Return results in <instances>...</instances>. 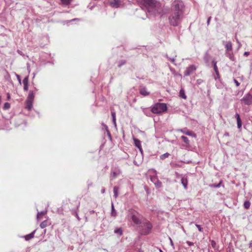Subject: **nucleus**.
Instances as JSON below:
<instances>
[{"mask_svg": "<svg viewBox=\"0 0 252 252\" xmlns=\"http://www.w3.org/2000/svg\"><path fill=\"white\" fill-rule=\"evenodd\" d=\"M184 14V4L182 1L175 0L172 4L170 15L168 17L170 24L177 27L181 22Z\"/></svg>", "mask_w": 252, "mask_h": 252, "instance_id": "f257e3e1", "label": "nucleus"}, {"mask_svg": "<svg viewBox=\"0 0 252 252\" xmlns=\"http://www.w3.org/2000/svg\"><path fill=\"white\" fill-rule=\"evenodd\" d=\"M148 14L156 16L162 14V7L159 1L154 0L147 8Z\"/></svg>", "mask_w": 252, "mask_h": 252, "instance_id": "f03ea898", "label": "nucleus"}, {"mask_svg": "<svg viewBox=\"0 0 252 252\" xmlns=\"http://www.w3.org/2000/svg\"><path fill=\"white\" fill-rule=\"evenodd\" d=\"M128 218L131 219L135 224L140 225L142 223L141 215L134 210H129L127 214Z\"/></svg>", "mask_w": 252, "mask_h": 252, "instance_id": "7ed1b4c3", "label": "nucleus"}, {"mask_svg": "<svg viewBox=\"0 0 252 252\" xmlns=\"http://www.w3.org/2000/svg\"><path fill=\"white\" fill-rule=\"evenodd\" d=\"M167 105L164 103H157L151 108V112L154 114H161L167 111Z\"/></svg>", "mask_w": 252, "mask_h": 252, "instance_id": "20e7f679", "label": "nucleus"}, {"mask_svg": "<svg viewBox=\"0 0 252 252\" xmlns=\"http://www.w3.org/2000/svg\"><path fill=\"white\" fill-rule=\"evenodd\" d=\"M153 228L152 224L148 220L143 222L140 226V233L143 235H147L151 232Z\"/></svg>", "mask_w": 252, "mask_h": 252, "instance_id": "39448f33", "label": "nucleus"}, {"mask_svg": "<svg viewBox=\"0 0 252 252\" xmlns=\"http://www.w3.org/2000/svg\"><path fill=\"white\" fill-rule=\"evenodd\" d=\"M241 103L245 105H250L252 104V95L250 93L247 94L240 100Z\"/></svg>", "mask_w": 252, "mask_h": 252, "instance_id": "423d86ee", "label": "nucleus"}, {"mask_svg": "<svg viewBox=\"0 0 252 252\" xmlns=\"http://www.w3.org/2000/svg\"><path fill=\"white\" fill-rule=\"evenodd\" d=\"M196 66L195 65L192 64L188 67L184 72V75L188 76L192 74L196 70Z\"/></svg>", "mask_w": 252, "mask_h": 252, "instance_id": "0eeeda50", "label": "nucleus"}, {"mask_svg": "<svg viewBox=\"0 0 252 252\" xmlns=\"http://www.w3.org/2000/svg\"><path fill=\"white\" fill-rule=\"evenodd\" d=\"M121 173L119 169H112L110 174V179L113 180L117 178Z\"/></svg>", "mask_w": 252, "mask_h": 252, "instance_id": "6e6552de", "label": "nucleus"}, {"mask_svg": "<svg viewBox=\"0 0 252 252\" xmlns=\"http://www.w3.org/2000/svg\"><path fill=\"white\" fill-rule=\"evenodd\" d=\"M138 2L141 5L145 6L146 9L152 3L154 0H137Z\"/></svg>", "mask_w": 252, "mask_h": 252, "instance_id": "1a4fd4ad", "label": "nucleus"}, {"mask_svg": "<svg viewBox=\"0 0 252 252\" xmlns=\"http://www.w3.org/2000/svg\"><path fill=\"white\" fill-rule=\"evenodd\" d=\"M139 93L144 96H148L150 94V92H149L147 89L144 86H140Z\"/></svg>", "mask_w": 252, "mask_h": 252, "instance_id": "9d476101", "label": "nucleus"}, {"mask_svg": "<svg viewBox=\"0 0 252 252\" xmlns=\"http://www.w3.org/2000/svg\"><path fill=\"white\" fill-rule=\"evenodd\" d=\"M182 133L186 134L187 135L191 136L192 137H195V134L192 131L188 130L186 128L179 130Z\"/></svg>", "mask_w": 252, "mask_h": 252, "instance_id": "9b49d317", "label": "nucleus"}, {"mask_svg": "<svg viewBox=\"0 0 252 252\" xmlns=\"http://www.w3.org/2000/svg\"><path fill=\"white\" fill-rule=\"evenodd\" d=\"M25 104V108L28 111H31L33 106V101L26 100Z\"/></svg>", "mask_w": 252, "mask_h": 252, "instance_id": "f8f14e48", "label": "nucleus"}, {"mask_svg": "<svg viewBox=\"0 0 252 252\" xmlns=\"http://www.w3.org/2000/svg\"><path fill=\"white\" fill-rule=\"evenodd\" d=\"M217 62L215 60H213L212 61V64L213 66L215 72L217 75V78H219L220 74H219V72L218 68V67L217 65Z\"/></svg>", "mask_w": 252, "mask_h": 252, "instance_id": "ddd939ff", "label": "nucleus"}, {"mask_svg": "<svg viewBox=\"0 0 252 252\" xmlns=\"http://www.w3.org/2000/svg\"><path fill=\"white\" fill-rule=\"evenodd\" d=\"M36 232V230H33L32 233L25 235L23 237L25 238L26 241H29L34 237V234Z\"/></svg>", "mask_w": 252, "mask_h": 252, "instance_id": "4468645a", "label": "nucleus"}, {"mask_svg": "<svg viewBox=\"0 0 252 252\" xmlns=\"http://www.w3.org/2000/svg\"><path fill=\"white\" fill-rule=\"evenodd\" d=\"M120 4V0H113L110 3V5L113 7L118 8Z\"/></svg>", "mask_w": 252, "mask_h": 252, "instance_id": "2eb2a0df", "label": "nucleus"}, {"mask_svg": "<svg viewBox=\"0 0 252 252\" xmlns=\"http://www.w3.org/2000/svg\"><path fill=\"white\" fill-rule=\"evenodd\" d=\"M225 55L231 61L234 62L235 61V58H234L233 53L232 52H230V51L225 52Z\"/></svg>", "mask_w": 252, "mask_h": 252, "instance_id": "dca6fc26", "label": "nucleus"}, {"mask_svg": "<svg viewBox=\"0 0 252 252\" xmlns=\"http://www.w3.org/2000/svg\"><path fill=\"white\" fill-rule=\"evenodd\" d=\"M225 52L231 51L232 49V44L230 41L227 42L225 44Z\"/></svg>", "mask_w": 252, "mask_h": 252, "instance_id": "f3484780", "label": "nucleus"}, {"mask_svg": "<svg viewBox=\"0 0 252 252\" xmlns=\"http://www.w3.org/2000/svg\"><path fill=\"white\" fill-rule=\"evenodd\" d=\"M235 117L237 120V126L238 128H240L242 126V122L240 118V116L239 114L236 113L235 115Z\"/></svg>", "mask_w": 252, "mask_h": 252, "instance_id": "a211bd4d", "label": "nucleus"}, {"mask_svg": "<svg viewBox=\"0 0 252 252\" xmlns=\"http://www.w3.org/2000/svg\"><path fill=\"white\" fill-rule=\"evenodd\" d=\"M34 98V93L32 91H30L26 100L33 101Z\"/></svg>", "mask_w": 252, "mask_h": 252, "instance_id": "6ab92c4d", "label": "nucleus"}, {"mask_svg": "<svg viewBox=\"0 0 252 252\" xmlns=\"http://www.w3.org/2000/svg\"><path fill=\"white\" fill-rule=\"evenodd\" d=\"M204 61L207 65H209L210 60V56L208 52H206L203 58Z\"/></svg>", "mask_w": 252, "mask_h": 252, "instance_id": "aec40b11", "label": "nucleus"}, {"mask_svg": "<svg viewBox=\"0 0 252 252\" xmlns=\"http://www.w3.org/2000/svg\"><path fill=\"white\" fill-rule=\"evenodd\" d=\"M153 172L155 174V175H157V171L156 170H154L153 169ZM150 179H151V181L154 183L155 184V182L158 180V178H157V177L156 175L155 176H151L150 177Z\"/></svg>", "mask_w": 252, "mask_h": 252, "instance_id": "412c9836", "label": "nucleus"}, {"mask_svg": "<svg viewBox=\"0 0 252 252\" xmlns=\"http://www.w3.org/2000/svg\"><path fill=\"white\" fill-rule=\"evenodd\" d=\"M179 96L183 99H186L187 96L185 94V92L183 89H181L179 92Z\"/></svg>", "mask_w": 252, "mask_h": 252, "instance_id": "4be33fe9", "label": "nucleus"}, {"mask_svg": "<svg viewBox=\"0 0 252 252\" xmlns=\"http://www.w3.org/2000/svg\"><path fill=\"white\" fill-rule=\"evenodd\" d=\"M111 216L112 217H115L117 215V212L114 208V204L113 202L111 203Z\"/></svg>", "mask_w": 252, "mask_h": 252, "instance_id": "5701e85b", "label": "nucleus"}, {"mask_svg": "<svg viewBox=\"0 0 252 252\" xmlns=\"http://www.w3.org/2000/svg\"><path fill=\"white\" fill-rule=\"evenodd\" d=\"M111 115L112 117V122L115 126H116V113L115 112L112 111L111 112Z\"/></svg>", "mask_w": 252, "mask_h": 252, "instance_id": "b1692460", "label": "nucleus"}, {"mask_svg": "<svg viewBox=\"0 0 252 252\" xmlns=\"http://www.w3.org/2000/svg\"><path fill=\"white\" fill-rule=\"evenodd\" d=\"M47 212V210L42 211L40 212H38L37 214V216H36L37 219L39 220L40 216L46 214Z\"/></svg>", "mask_w": 252, "mask_h": 252, "instance_id": "393cba45", "label": "nucleus"}, {"mask_svg": "<svg viewBox=\"0 0 252 252\" xmlns=\"http://www.w3.org/2000/svg\"><path fill=\"white\" fill-rule=\"evenodd\" d=\"M119 187L115 186L113 188L114 196L116 198L118 196Z\"/></svg>", "mask_w": 252, "mask_h": 252, "instance_id": "a878e982", "label": "nucleus"}, {"mask_svg": "<svg viewBox=\"0 0 252 252\" xmlns=\"http://www.w3.org/2000/svg\"><path fill=\"white\" fill-rule=\"evenodd\" d=\"M134 145L136 147H137L138 148H140V147H141V141L139 139H136V138H134Z\"/></svg>", "mask_w": 252, "mask_h": 252, "instance_id": "bb28decb", "label": "nucleus"}, {"mask_svg": "<svg viewBox=\"0 0 252 252\" xmlns=\"http://www.w3.org/2000/svg\"><path fill=\"white\" fill-rule=\"evenodd\" d=\"M114 233L119 236H122L123 235V230L121 228H117L115 229Z\"/></svg>", "mask_w": 252, "mask_h": 252, "instance_id": "cd10ccee", "label": "nucleus"}, {"mask_svg": "<svg viewBox=\"0 0 252 252\" xmlns=\"http://www.w3.org/2000/svg\"><path fill=\"white\" fill-rule=\"evenodd\" d=\"M143 112L147 116H150L151 114V110L150 111L148 108H142Z\"/></svg>", "mask_w": 252, "mask_h": 252, "instance_id": "c85d7f7f", "label": "nucleus"}, {"mask_svg": "<svg viewBox=\"0 0 252 252\" xmlns=\"http://www.w3.org/2000/svg\"><path fill=\"white\" fill-rule=\"evenodd\" d=\"M181 183L185 189L187 188L188 181L186 178H182Z\"/></svg>", "mask_w": 252, "mask_h": 252, "instance_id": "c756f323", "label": "nucleus"}, {"mask_svg": "<svg viewBox=\"0 0 252 252\" xmlns=\"http://www.w3.org/2000/svg\"><path fill=\"white\" fill-rule=\"evenodd\" d=\"M126 63V60H120L118 62V67L120 68L123 65H125Z\"/></svg>", "mask_w": 252, "mask_h": 252, "instance_id": "7c9ffc66", "label": "nucleus"}, {"mask_svg": "<svg viewBox=\"0 0 252 252\" xmlns=\"http://www.w3.org/2000/svg\"><path fill=\"white\" fill-rule=\"evenodd\" d=\"M165 57L169 59V60L170 61V62L173 63L174 64H175V58L176 57V55H175L173 58H169L168 57V55L166 54L165 55Z\"/></svg>", "mask_w": 252, "mask_h": 252, "instance_id": "2f4dec72", "label": "nucleus"}, {"mask_svg": "<svg viewBox=\"0 0 252 252\" xmlns=\"http://www.w3.org/2000/svg\"><path fill=\"white\" fill-rule=\"evenodd\" d=\"M181 138L183 140V141H184V143H185L187 144H189V141L187 137L185 136H182Z\"/></svg>", "mask_w": 252, "mask_h": 252, "instance_id": "473e14b6", "label": "nucleus"}, {"mask_svg": "<svg viewBox=\"0 0 252 252\" xmlns=\"http://www.w3.org/2000/svg\"><path fill=\"white\" fill-rule=\"evenodd\" d=\"M154 184H155V187H156V188H158V189L161 187V186H162L161 182L160 181H159L158 179L155 182V183Z\"/></svg>", "mask_w": 252, "mask_h": 252, "instance_id": "72a5a7b5", "label": "nucleus"}, {"mask_svg": "<svg viewBox=\"0 0 252 252\" xmlns=\"http://www.w3.org/2000/svg\"><path fill=\"white\" fill-rule=\"evenodd\" d=\"M250 205H251V203L250 202V201H246L244 202V207L245 209H248L250 208Z\"/></svg>", "mask_w": 252, "mask_h": 252, "instance_id": "f704fd0d", "label": "nucleus"}, {"mask_svg": "<svg viewBox=\"0 0 252 252\" xmlns=\"http://www.w3.org/2000/svg\"><path fill=\"white\" fill-rule=\"evenodd\" d=\"M47 226V221L44 220L40 224V226L41 228H44Z\"/></svg>", "mask_w": 252, "mask_h": 252, "instance_id": "c9c22d12", "label": "nucleus"}, {"mask_svg": "<svg viewBox=\"0 0 252 252\" xmlns=\"http://www.w3.org/2000/svg\"><path fill=\"white\" fill-rule=\"evenodd\" d=\"M169 154L168 153H166L164 154H162L160 156V158L161 159H164L167 158H168L169 156Z\"/></svg>", "mask_w": 252, "mask_h": 252, "instance_id": "e433bc0d", "label": "nucleus"}, {"mask_svg": "<svg viewBox=\"0 0 252 252\" xmlns=\"http://www.w3.org/2000/svg\"><path fill=\"white\" fill-rule=\"evenodd\" d=\"M10 107V104L8 102H5L4 103L3 105V109L4 110H7Z\"/></svg>", "mask_w": 252, "mask_h": 252, "instance_id": "4c0bfd02", "label": "nucleus"}, {"mask_svg": "<svg viewBox=\"0 0 252 252\" xmlns=\"http://www.w3.org/2000/svg\"><path fill=\"white\" fill-rule=\"evenodd\" d=\"M23 83L24 85H29V77L26 76L23 80Z\"/></svg>", "mask_w": 252, "mask_h": 252, "instance_id": "58836bf2", "label": "nucleus"}, {"mask_svg": "<svg viewBox=\"0 0 252 252\" xmlns=\"http://www.w3.org/2000/svg\"><path fill=\"white\" fill-rule=\"evenodd\" d=\"M62 2L66 5L69 4L71 2V0H61Z\"/></svg>", "mask_w": 252, "mask_h": 252, "instance_id": "ea45409f", "label": "nucleus"}, {"mask_svg": "<svg viewBox=\"0 0 252 252\" xmlns=\"http://www.w3.org/2000/svg\"><path fill=\"white\" fill-rule=\"evenodd\" d=\"M221 183V182H220L219 184H213L211 186V187H214V188H220V184Z\"/></svg>", "mask_w": 252, "mask_h": 252, "instance_id": "a19ab883", "label": "nucleus"}, {"mask_svg": "<svg viewBox=\"0 0 252 252\" xmlns=\"http://www.w3.org/2000/svg\"><path fill=\"white\" fill-rule=\"evenodd\" d=\"M211 246L213 248H215L216 247V243L215 241L214 240H211Z\"/></svg>", "mask_w": 252, "mask_h": 252, "instance_id": "79ce46f5", "label": "nucleus"}, {"mask_svg": "<svg viewBox=\"0 0 252 252\" xmlns=\"http://www.w3.org/2000/svg\"><path fill=\"white\" fill-rule=\"evenodd\" d=\"M195 226L197 227V228H198L199 231L200 232H203V228L201 227V225H199V224H195Z\"/></svg>", "mask_w": 252, "mask_h": 252, "instance_id": "37998d69", "label": "nucleus"}, {"mask_svg": "<svg viewBox=\"0 0 252 252\" xmlns=\"http://www.w3.org/2000/svg\"><path fill=\"white\" fill-rule=\"evenodd\" d=\"M233 82H234V83L235 84L236 86L237 87H238L240 86V83L238 82V81L236 80L235 79H233Z\"/></svg>", "mask_w": 252, "mask_h": 252, "instance_id": "c03bdc74", "label": "nucleus"}, {"mask_svg": "<svg viewBox=\"0 0 252 252\" xmlns=\"http://www.w3.org/2000/svg\"><path fill=\"white\" fill-rule=\"evenodd\" d=\"M29 89V85H24V90L25 91H28Z\"/></svg>", "mask_w": 252, "mask_h": 252, "instance_id": "a18cd8bd", "label": "nucleus"}, {"mask_svg": "<svg viewBox=\"0 0 252 252\" xmlns=\"http://www.w3.org/2000/svg\"><path fill=\"white\" fill-rule=\"evenodd\" d=\"M196 82L197 84L198 85L201 84L203 82V80L201 79H197Z\"/></svg>", "mask_w": 252, "mask_h": 252, "instance_id": "49530a36", "label": "nucleus"}, {"mask_svg": "<svg viewBox=\"0 0 252 252\" xmlns=\"http://www.w3.org/2000/svg\"><path fill=\"white\" fill-rule=\"evenodd\" d=\"M105 128L106 129V131L107 132V134H108V136L111 137V134H110V133L108 129V127L106 126H105Z\"/></svg>", "mask_w": 252, "mask_h": 252, "instance_id": "de8ad7c7", "label": "nucleus"}, {"mask_svg": "<svg viewBox=\"0 0 252 252\" xmlns=\"http://www.w3.org/2000/svg\"><path fill=\"white\" fill-rule=\"evenodd\" d=\"M186 243L188 245V246H191L193 245V243H192L191 242L187 241Z\"/></svg>", "mask_w": 252, "mask_h": 252, "instance_id": "09e8293b", "label": "nucleus"}, {"mask_svg": "<svg viewBox=\"0 0 252 252\" xmlns=\"http://www.w3.org/2000/svg\"><path fill=\"white\" fill-rule=\"evenodd\" d=\"M250 55V52H245L244 53V56H248Z\"/></svg>", "mask_w": 252, "mask_h": 252, "instance_id": "8fccbe9b", "label": "nucleus"}, {"mask_svg": "<svg viewBox=\"0 0 252 252\" xmlns=\"http://www.w3.org/2000/svg\"><path fill=\"white\" fill-rule=\"evenodd\" d=\"M16 77H17V79L18 80L19 83L21 84V79H20V76L18 74H16Z\"/></svg>", "mask_w": 252, "mask_h": 252, "instance_id": "3c124183", "label": "nucleus"}, {"mask_svg": "<svg viewBox=\"0 0 252 252\" xmlns=\"http://www.w3.org/2000/svg\"><path fill=\"white\" fill-rule=\"evenodd\" d=\"M211 19V17H209L208 19H207V25H209V23H210V20Z\"/></svg>", "mask_w": 252, "mask_h": 252, "instance_id": "603ef678", "label": "nucleus"}, {"mask_svg": "<svg viewBox=\"0 0 252 252\" xmlns=\"http://www.w3.org/2000/svg\"><path fill=\"white\" fill-rule=\"evenodd\" d=\"M105 191V189L104 188H102V189L101 190V192L102 193H104Z\"/></svg>", "mask_w": 252, "mask_h": 252, "instance_id": "864d4df0", "label": "nucleus"}, {"mask_svg": "<svg viewBox=\"0 0 252 252\" xmlns=\"http://www.w3.org/2000/svg\"><path fill=\"white\" fill-rule=\"evenodd\" d=\"M140 152H141V154L143 153V150H142V146L140 147V148H138Z\"/></svg>", "mask_w": 252, "mask_h": 252, "instance_id": "5fc2aeb1", "label": "nucleus"}, {"mask_svg": "<svg viewBox=\"0 0 252 252\" xmlns=\"http://www.w3.org/2000/svg\"><path fill=\"white\" fill-rule=\"evenodd\" d=\"M236 41L239 44V47H240V46H241V43H240V42H239V41L238 40V39H236Z\"/></svg>", "mask_w": 252, "mask_h": 252, "instance_id": "6e6d98bb", "label": "nucleus"}, {"mask_svg": "<svg viewBox=\"0 0 252 252\" xmlns=\"http://www.w3.org/2000/svg\"><path fill=\"white\" fill-rule=\"evenodd\" d=\"M249 247L250 248L252 247V240L250 242V243L249 244Z\"/></svg>", "mask_w": 252, "mask_h": 252, "instance_id": "4d7b16f0", "label": "nucleus"}, {"mask_svg": "<svg viewBox=\"0 0 252 252\" xmlns=\"http://www.w3.org/2000/svg\"><path fill=\"white\" fill-rule=\"evenodd\" d=\"M7 99H8V100H9V99H10V96L9 94V93H8V94H7Z\"/></svg>", "mask_w": 252, "mask_h": 252, "instance_id": "13d9d810", "label": "nucleus"}, {"mask_svg": "<svg viewBox=\"0 0 252 252\" xmlns=\"http://www.w3.org/2000/svg\"><path fill=\"white\" fill-rule=\"evenodd\" d=\"M76 20L79 21V20H80V19H78V18H75V19H73L71 20V21H76Z\"/></svg>", "mask_w": 252, "mask_h": 252, "instance_id": "bf43d9fd", "label": "nucleus"}, {"mask_svg": "<svg viewBox=\"0 0 252 252\" xmlns=\"http://www.w3.org/2000/svg\"><path fill=\"white\" fill-rule=\"evenodd\" d=\"M170 242H171V244L172 245H173V242H172V240H171V238H170Z\"/></svg>", "mask_w": 252, "mask_h": 252, "instance_id": "052dcab7", "label": "nucleus"}, {"mask_svg": "<svg viewBox=\"0 0 252 252\" xmlns=\"http://www.w3.org/2000/svg\"><path fill=\"white\" fill-rule=\"evenodd\" d=\"M94 213V210H92V211H90V213L91 214H93V213Z\"/></svg>", "mask_w": 252, "mask_h": 252, "instance_id": "680f3d73", "label": "nucleus"}, {"mask_svg": "<svg viewBox=\"0 0 252 252\" xmlns=\"http://www.w3.org/2000/svg\"><path fill=\"white\" fill-rule=\"evenodd\" d=\"M225 135H226V136H228V133H226L225 134Z\"/></svg>", "mask_w": 252, "mask_h": 252, "instance_id": "e2e57ef3", "label": "nucleus"}, {"mask_svg": "<svg viewBox=\"0 0 252 252\" xmlns=\"http://www.w3.org/2000/svg\"><path fill=\"white\" fill-rule=\"evenodd\" d=\"M159 252H163L161 249H159Z\"/></svg>", "mask_w": 252, "mask_h": 252, "instance_id": "0e129e2a", "label": "nucleus"}, {"mask_svg": "<svg viewBox=\"0 0 252 252\" xmlns=\"http://www.w3.org/2000/svg\"><path fill=\"white\" fill-rule=\"evenodd\" d=\"M77 219L79 220V217H78V216L77 215Z\"/></svg>", "mask_w": 252, "mask_h": 252, "instance_id": "69168bd1", "label": "nucleus"}, {"mask_svg": "<svg viewBox=\"0 0 252 252\" xmlns=\"http://www.w3.org/2000/svg\"><path fill=\"white\" fill-rule=\"evenodd\" d=\"M139 252H142L141 251H139Z\"/></svg>", "mask_w": 252, "mask_h": 252, "instance_id": "338daca9", "label": "nucleus"}]
</instances>
